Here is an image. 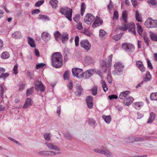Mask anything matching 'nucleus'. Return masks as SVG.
<instances>
[{"instance_id":"obj_1","label":"nucleus","mask_w":157,"mask_h":157,"mask_svg":"<svg viewBox=\"0 0 157 157\" xmlns=\"http://www.w3.org/2000/svg\"><path fill=\"white\" fill-rule=\"evenodd\" d=\"M52 67L56 68H61L63 64V58L62 55L59 52L53 54L52 56Z\"/></svg>"},{"instance_id":"obj_2","label":"nucleus","mask_w":157,"mask_h":157,"mask_svg":"<svg viewBox=\"0 0 157 157\" xmlns=\"http://www.w3.org/2000/svg\"><path fill=\"white\" fill-rule=\"evenodd\" d=\"M122 25L123 26L118 25L116 28V30H120L121 31H124L128 29L129 32H131L134 35H136L135 25L134 22H130L128 24H122Z\"/></svg>"},{"instance_id":"obj_3","label":"nucleus","mask_w":157,"mask_h":157,"mask_svg":"<svg viewBox=\"0 0 157 157\" xmlns=\"http://www.w3.org/2000/svg\"><path fill=\"white\" fill-rule=\"evenodd\" d=\"M59 12L62 14L65 15L66 17L70 21L72 19V10L67 7H61L59 10Z\"/></svg>"},{"instance_id":"obj_4","label":"nucleus","mask_w":157,"mask_h":157,"mask_svg":"<svg viewBox=\"0 0 157 157\" xmlns=\"http://www.w3.org/2000/svg\"><path fill=\"white\" fill-rule=\"evenodd\" d=\"M144 25L147 28L157 27V20H154L151 18H148L145 21Z\"/></svg>"},{"instance_id":"obj_5","label":"nucleus","mask_w":157,"mask_h":157,"mask_svg":"<svg viewBox=\"0 0 157 157\" xmlns=\"http://www.w3.org/2000/svg\"><path fill=\"white\" fill-rule=\"evenodd\" d=\"M114 67L115 70L113 71V74L114 75H120V72L123 70L124 66L120 63H116L114 64Z\"/></svg>"},{"instance_id":"obj_6","label":"nucleus","mask_w":157,"mask_h":157,"mask_svg":"<svg viewBox=\"0 0 157 157\" xmlns=\"http://www.w3.org/2000/svg\"><path fill=\"white\" fill-rule=\"evenodd\" d=\"M83 70L82 69L75 67L72 69V72L74 77L78 78H81L82 77Z\"/></svg>"},{"instance_id":"obj_7","label":"nucleus","mask_w":157,"mask_h":157,"mask_svg":"<svg viewBox=\"0 0 157 157\" xmlns=\"http://www.w3.org/2000/svg\"><path fill=\"white\" fill-rule=\"evenodd\" d=\"M122 46L126 52H132L135 50L134 45L130 43H124L122 44Z\"/></svg>"},{"instance_id":"obj_8","label":"nucleus","mask_w":157,"mask_h":157,"mask_svg":"<svg viewBox=\"0 0 157 157\" xmlns=\"http://www.w3.org/2000/svg\"><path fill=\"white\" fill-rule=\"evenodd\" d=\"M80 45L86 52L88 51L90 49L91 45L87 40H83L80 42Z\"/></svg>"},{"instance_id":"obj_9","label":"nucleus","mask_w":157,"mask_h":157,"mask_svg":"<svg viewBox=\"0 0 157 157\" xmlns=\"http://www.w3.org/2000/svg\"><path fill=\"white\" fill-rule=\"evenodd\" d=\"M95 19V17L91 13H88L85 16L84 21V22L88 25L91 24Z\"/></svg>"},{"instance_id":"obj_10","label":"nucleus","mask_w":157,"mask_h":157,"mask_svg":"<svg viewBox=\"0 0 157 157\" xmlns=\"http://www.w3.org/2000/svg\"><path fill=\"white\" fill-rule=\"evenodd\" d=\"M95 71L94 69H91L87 70L82 73V77L85 78H88L92 76L94 72Z\"/></svg>"},{"instance_id":"obj_11","label":"nucleus","mask_w":157,"mask_h":157,"mask_svg":"<svg viewBox=\"0 0 157 157\" xmlns=\"http://www.w3.org/2000/svg\"><path fill=\"white\" fill-rule=\"evenodd\" d=\"M35 88L36 90H40L41 92L45 90V87L41 81H37L35 82Z\"/></svg>"},{"instance_id":"obj_12","label":"nucleus","mask_w":157,"mask_h":157,"mask_svg":"<svg viewBox=\"0 0 157 157\" xmlns=\"http://www.w3.org/2000/svg\"><path fill=\"white\" fill-rule=\"evenodd\" d=\"M103 23V21L99 17H97L94 22L92 27L95 28L101 25Z\"/></svg>"},{"instance_id":"obj_13","label":"nucleus","mask_w":157,"mask_h":157,"mask_svg":"<svg viewBox=\"0 0 157 157\" xmlns=\"http://www.w3.org/2000/svg\"><path fill=\"white\" fill-rule=\"evenodd\" d=\"M45 144L50 150H54L56 151H59L60 150V148L59 147L53 145L52 143L46 142Z\"/></svg>"},{"instance_id":"obj_14","label":"nucleus","mask_w":157,"mask_h":157,"mask_svg":"<svg viewBox=\"0 0 157 157\" xmlns=\"http://www.w3.org/2000/svg\"><path fill=\"white\" fill-rule=\"evenodd\" d=\"M134 100V98L131 96H128L124 100V104L127 106L130 105Z\"/></svg>"},{"instance_id":"obj_15","label":"nucleus","mask_w":157,"mask_h":157,"mask_svg":"<svg viewBox=\"0 0 157 157\" xmlns=\"http://www.w3.org/2000/svg\"><path fill=\"white\" fill-rule=\"evenodd\" d=\"M136 65L142 72L145 71V68L144 66L143 63L140 60L137 61L136 62Z\"/></svg>"},{"instance_id":"obj_16","label":"nucleus","mask_w":157,"mask_h":157,"mask_svg":"<svg viewBox=\"0 0 157 157\" xmlns=\"http://www.w3.org/2000/svg\"><path fill=\"white\" fill-rule=\"evenodd\" d=\"M100 65L101 68L104 72L106 73L107 71V67L106 62L104 60L100 61Z\"/></svg>"},{"instance_id":"obj_17","label":"nucleus","mask_w":157,"mask_h":157,"mask_svg":"<svg viewBox=\"0 0 157 157\" xmlns=\"http://www.w3.org/2000/svg\"><path fill=\"white\" fill-rule=\"evenodd\" d=\"M130 93V91L128 90H126L121 92L119 96V98L123 100L125 99L126 97H127L128 96V95Z\"/></svg>"},{"instance_id":"obj_18","label":"nucleus","mask_w":157,"mask_h":157,"mask_svg":"<svg viewBox=\"0 0 157 157\" xmlns=\"http://www.w3.org/2000/svg\"><path fill=\"white\" fill-rule=\"evenodd\" d=\"M12 37L16 39H19L22 37V34L19 31H16L12 34Z\"/></svg>"},{"instance_id":"obj_19","label":"nucleus","mask_w":157,"mask_h":157,"mask_svg":"<svg viewBox=\"0 0 157 157\" xmlns=\"http://www.w3.org/2000/svg\"><path fill=\"white\" fill-rule=\"evenodd\" d=\"M132 105L136 109L138 110L143 106V103L141 102H135L133 103Z\"/></svg>"},{"instance_id":"obj_20","label":"nucleus","mask_w":157,"mask_h":157,"mask_svg":"<svg viewBox=\"0 0 157 157\" xmlns=\"http://www.w3.org/2000/svg\"><path fill=\"white\" fill-rule=\"evenodd\" d=\"M76 91L75 92V94L76 96H80L81 95V92L82 91V89L81 86H76Z\"/></svg>"},{"instance_id":"obj_21","label":"nucleus","mask_w":157,"mask_h":157,"mask_svg":"<svg viewBox=\"0 0 157 157\" xmlns=\"http://www.w3.org/2000/svg\"><path fill=\"white\" fill-rule=\"evenodd\" d=\"M33 101L30 98H28L26 99V101L25 102V103L22 107V108H26L29 106L32 105Z\"/></svg>"},{"instance_id":"obj_22","label":"nucleus","mask_w":157,"mask_h":157,"mask_svg":"<svg viewBox=\"0 0 157 157\" xmlns=\"http://www.w3.org/2000/svg\"><path fill=\"white\" fill-rule=\"evenodd\" d=\"M28 42L29 45L32 47L35 48L36 45L33 39L30 37H28Z\"/></svg>"},{"instance_id":"obj_23","label":"nucleus","mask_w":157,"mask_h":157,"mask_svg":"<svg viewBox=\"0 0 157 157\" xmlns=\"http://www.w3.org/2000/svg\"><path fill=\"white\" fill-rule=\"evenodd\" d=\"M155 117V114L153 112H151L150 113V117L148 121L147 122V123H150L153 122L154 120Z\"/></svg>"},{"instance_id":"obj_24","label":"nucleus","mask_w":157,"mask_h":157,"mask_svg":"<svg viewBox=\"0 0 157 157\" xmlns=\"http://www.w3.org/2000/svg\"><path fill=\"white\" fill-rule=\"evenodd\" d=\"M6 90V88L3 83L2 84H0V90L1 98L3 97L4 93Z\"/></svg>"},{"instance_id":"obj_25","label":"nucleus","mask_w":157,"mask_h":157,"mask_svg":"<svg viewBox=\"0 0 157 157\" xmlns=\"http://www.w3.org/2000/svg\"><path fill=\"white\" fill-rule=\"evenodd\" d=\"M102 154H103L107 157H113V155L111 152L107 150H103Z\"/></svg>"},{"instance_id":"obj_26","label":"nucleus","mask_w":157,"mask_h":157,"mask_svg":"<svg viewBox=\"0 0 157 157\" xmlns=\"http://www.w3.org/2000/svg\"><path fill=\"white\" fill-rule=\"evenodd\" d=\"M122 17L125 23H127L128 19V15L127 12L125 11L123 12L122 13ZM124 24V23H123Z\"/></svg>"},{"instance_id":"obj_27","label":"nucleus","mask_w":157,"mask_h":157,"mask_svg":"<svg viewBox=\"0 0 157 157\" xmlns=\"http://www.w3.org/2000/svg\"><path fill=\"white\" fill-rule=\"evenodd\" d=\"M150 37L154 41H157V35L152 32H150Z\"/></svg>"},{"instance_id":"obj_28","label":"nucleus","mask_w":157,"mask_h":157,"mask_svg":"<svg viewBox=\"0 0 157 157\" xmlns=\"http://www.w3.org/2000/svg\"><path fill=\"white\" fill-rule=\"evenodd\" d=\"M102 117L105 121L107 124H109L111 120V117L110 115L106 116L105 115H103Z\"/></svg>"},{"instance_id":"obj_29","label":"nucleus","mask_w":157,"mask_h":157,"mask_svg":"<svg viewBox=\"0 0 157 157\" xmlns=\"http://www.w3.org/2000/svg\"><path fill=\"white\" fill-rule=\"evenodd\" d=\"M135 18L136 20L138 22H142V17L139 13L138 10H136L135 13Z\"/></svg>"},{"instance_id":"obj_30","label":"nucleus","mask_w":157,"mask_h":157,"mask_svg":"<svg viewBox=\"0 0 157 157\" xmlns=\"http://www.w3.org/2000/svg\"><path fill=\"white\" fill-rule=\"evenodd\" d=\"M86 5L85 3L82 2L81 6V14L83 16L85 12L86 8Z\"/></svg>"},{"instance_id":"obj_31","label":"nucleus","mask_w":157,"mask_h":157,"mask_svg":"<svg viewBox=\"0 0 157 157\" xmlns=\"http://www.w3.org/2000/svg\"><path fill=\"white\" fill-rule=\"evenodd\" d=\"M41 37L44 40L46 39H50L51 36L50 34L47 32H43L41 34Z\"/></svg>"},{"instance_id":"obj_32","label":"nucleus","mask_w":157,"mask_h":157,"mask_svg":"<svg viewBox=\"0 0 157 157\" xmlns=\"http://www.w3.org/2000/svg\"><path fill=\"white\" fill-rule=\"evenodd\" d=\"M49 3L54 8H56L57 6L58 1L57 0H51L49 1Z\"/></svg>"},{"instance_id":"obj_33","label":"nucleus","mask_w":157,"mask_h":157,"mask_svg":"<svg viewBox=\"0 0 157 157\" xmlns=\"http://www.w3.org/2000/svg\"><path fill=\"white\" fill-rule=\"evenodd\" d=\"M39 19H43L44 21H49V18L48 16L46 15L40 14L38 17Z\"/></svg>"},{"instance_id":"obj_34","label":"nucleus","mask_w":157,"mask_h":157,"mask_svg":"<svg viewBox=\"0 0 157 157\" xmlns=\"http://www.w3.org/2000/svg\"><path fill=\"white\" fill-rule=\"evenodd\" d=\"M9 57V54L6 52H3L1 55V58L3 59H8Z\"/></svg>"},{"instance_id":"obj_35","label":"nucleus","mask_w":157,"mask_h":157,"mask_svg":"<svg viewBox=\"0 0 157 157\" xmlns=\"http://www.w3.org/2000/svg\"><path fill=\"white\" fill-rule=\"evenodd\" d=\"M151 79V76L149 71L147 72L146 77L144 78V81L147 82L149 81Z\"/></svg>"},{"instance_id":"obj_36","label":"nucleus","mask_w":157,"mask_h":157,"mask_svg":"<svg viewBox=\"0 0 157 157\" xmlns=\"http://www.w3.org/2000/svg\"><path fill=\"white\" fill-rule=\"evenodd\" d=\"M70 72L68 71H65L63 74V77L65 80H68L69 78Z\"/></svg>"},{"instance_id":"obj_37","label":"nucleus","mask_w":157,"mask_h":157,"mask_svg":"<svg viewBox=\"0 0 157 157\" xmlns=\"http://www.w3.org/2000/svg\"><path fill=\"white\" fill-rule=\"evenodd\" d=\"M123 34V33H121L120 34L115 35L113 36V39L116 41L118 40L121 39Z\"/></svg>"},{"instance_id":"obj_38","label":"nucleus","mask_w":157,"mask_h":157,"mask_svg":"<svg viewBox=\"0 0 157 157\" xmlns=\"http://www.w3.org/2000/svg\"><path fill=\"white\" fill-rule=\"evenodd\" d=\"M101 84L104 91L105 92H106V91L108 90V88L104 80L102 81Z\"/></svg>"},{"instance_id":"obj_39","label":"nucleus","mask_w":157,"mask_h":157,"mask_svg":"<svg viewBox=\"0 0 157 157\" xmlns=\"http://www.w3.org/2000/svg\"><path fill=\"white\" fill-rule=\"evenodd\" d=\"M150 99L151 100H157V92L151 93L150 95Z\"/></svg>"},{"instance_id":"obj_40","label":"nucleus","mask_w":157,"mask_h":157,"mask_svg":"<svg viewBox=\"0 0 157 157\" xmlns=\"http://www.w3.org/2000/svg\"><path fill=\"white\" fill-rule=\"evenodd\" d=\"M106 34V32L103 29H100L99 30V37L101 38L105 37V34Z\"/></svg>"},{"instance_id":"obj_41","label":"nucleus","mask_w":157,"mask_h":157,"mask_svg":"<svg viewBox=\"0 0 157 157\" xmlns=\"http://www.w3.org/2000/svg\"><path fill=\"white\" fill-rule=\"evenodd\" d=\"M62 40L63 43H64V41L67 40L68 39V34H64L61 36Z\"/></svg>"},{"instance_id":"obj_42","label":"nucleus","mask_w":157,"mask_h":157,"mask_svg":"<svg viewBox=\"0 0 157 157\" xmlns=\"http://www.w3.org/2000/svg\"><path fill=\"white\" fill-rule=\"evenodd\" d=\"M50 133H47L44 134V136L45 140L47 141H49L51 139Z\"/></svg>"},{"instance_id":"obj_43","label":"nucleus","mask_w":157,"mask_h":157,"mask_svg":"<svg viewBox=\"0 0 157 157\" xmlns=\"http://www.w3.org/2000/svg\"><path fill=\"white\" fill-rule=\"evenodd\" d=\"M49 153L48 151H43L39 152L38 154L43 156H49Z\"/></svg>"},{"instance_id":"obj_44","label":"nucleus","mask_w":157,"mask_h":157,"mask_svg":"<svg viewBox=\"0 0 157 157\" xmlns=\"http://www.w3.org/2000/svg\"><path fill=\"white\" fill-rule=\"evenodd\" d=\"M143 39L145 43L146 44L147 46H148L150 41L149 37L146 35H144Z\"/></svg>"},{"instance_id":"obj_45","label":"nucleus","mask_w":157,"mask_h":157,"mask_svg":"<svg viewBox=\"0 0 157 157\" xmlns=\"http://www.w3.org/2000/svg\"><path fill=\"white\" fill-rule=\"evenodd\" d=\"M107 79L109 83L111 84L112 82V77L111 75L110 71H109L107 76Z\"/></svg>"},{"instance_id":"obj_46","label":"nucleus","mask_w":157,"mask_h":157,"mask_svg":"<svg viewBox=\"0 0 157 157\" xmlns=\"http://www.w3.org/2000/svg\"><path fill=\"white\" fill-rule=\"evenodd\" d=\"M136 25L138 29V33L139 34H140V33L143 32V30L142 28L141 25H140L139 23H137Z\"/></svg>"},{"instance_id":"obj_47","label":"nucleus","mask_w":157,"mask_h":157,"mask_svg":"<svg viewBox=\"0 0 157 157\" xmlns=\"http://www.w3.org/2000/svg\"><path fill=\"white\" fill-rule=\"evenodd\" d=\"M58 151L55 152L54 151H48L49 152V156H53L56 155H58L60 153V152L59 151Z\"/></svg>"},{"instance_id":"obj_48","label":"nucleus","mask_w":157,"mask_h":157,"mask_svg":"<svg viewBox=\"0 0 157 157\" xmlns=\"http://www.w3.org/2000/svg\"><path fill=\"white\" fill-rule=\"evenodd\" d=\"M33 87H32L28 89L26 91V96H29L33 92Z\"/></svg>"},{"instance_id":"obj_49","label":"nucleus","mask_w":157,"mask_h":157,"mask_svg":"<svg viewBox=\"0 0 157 157\" xmlns=\"http://www.w3.org/2000/svg\"><path fill=\"white\" fill-rule=\"evenodd\" d=\"M61 36V34L58 31H56L54 33V36L56 40H57L58 38Z\"/></svg>"},{"instance_id":"obj_50","label":"nucleus","mask_w":157,"mask_h":157,"mask_svg":"<svg viewBox=\"0 0 157 157\" xmlns=\"http://www.w3.org/2000/svg\"><path fill=\"white\" fill-rule=\"evenodd\" d=\"M9 75V74L7 73H2L1 75H0V78H3L4 79H5L6 77H7Z\"/></svg>"},{"instance_id":"obj_51","label":"nucleus","mask_w":157,"mask_h":157,"mask_svg":"<svg viewBox=\"0 0 157 157\" xmlns=\"http://www.w3.org/2000/svg\"><path fill=\"white\" fill-rule=\"evenodd\" d=\"M147 2L150 6V4L153 6H154L156 4V2L155 0H149L147 1Z\"/></svg>"},{"instance_id":"obj_52","label":"nucleus","mask_w":157,"mask_h":157,"mask_svg":"<svg viewBox=\"0 0 157 157\" xmlns=\"http://www.w3.org/2000/svg\"><path fill=\"white\" fill-rule=\"evenodd\" d=\"M64 137L69 140H71L72 138V136L69 133H67L64 134Z\"/></svg>"},{"instance_id":"obj_53","label":"nucleus","mask_w":157,"mask_h":157,"mask_svg":"<svg viewBox=\"0 0 157 157\" xmlns=\"http://www.w3.org/2000/svg\"><path fill=\"white\" fill-rule=\"evenodd\" d=\"M44 2V0L39 1L35 4V6L36 7H39Z\"/></svg>"},{"instance_id":"obj_54","label":"nucleus","mask_w":157,"mask_h":157,"mask_svg":"<svg viewBox=\"0 0 157 157\" xmlns=\"http://www.w3.org/2000/svg\"><path fill=\"white\" fill-rule=\"evenodd\" d=\"M75 46L77 47L79 45V37L78 36H76L75 38Z\"/></svg>"},{"instance_id":"obj_55","label":"nucleus","mask_w":157,"mask_h":157,"mask_svg":"<svg viewBox=\"0 0 157 157\" xmlns=\"http://www.w3.org/2000/svg\"><path fill=\"white\" fill-rule=\"evenodd\" d=\"M86 103L92 102H93V99L91 96H89L86 98Z\"/></svg>"},{"instance_id":"obj_56","label":"nucleus","mask_w":157,"mask_h":157,"mask_svg":"<svg viewBox=\"0 0 157 157\" xmlns=\"http://www.w3.org/2000/svg\"><path fill=\"white\" fill-rule=\"evenodd\" d=\"M113 57V55L112 54L110 55L108 57V66L109 67H110L111 66V62H112V59Z\"/></svg>"},{"instance_id":"obj_57","label":"nucleus","mask_w":157,"mask_h":157,"mask_svg":"<svg viewBox=\"0 0 157 157\" xmlns=\"http://www.w3.org/2000/svg\"><path fill=\"white\" fill-rule=\"evenodd\" d=\"M80 18V15L79 14H76L75 16L73 18V19L74 21L78 22L79 21Z\"/></svg>"},{"instance_id":"obj_58","label":"nucleus","mask_w":157,"mask_h":157,"mask_svg":"<svg viewBox=\"0 0 157 157\" xmlns=\"http://www.w3.org/2000/svg\"><path fill=\"white\" fill-rule=\"evenodd\" d=\"M45 65V64L41 63H38V64L36 65V68L38 69L40 68L43 67Z\"/></svg>"},{"instance_id":"obj_59","label":"nucleus","mask_w":157,"mask_h":157,"mask_svg":"<svg viewBox=\"0 0 157 157\" xmlns=\"http://www.w3.org/2000/svg\"><path fill=\"white\" fill-rule=\"evenodd\" d=\"M18 66L17 64H16L14 67L13 70L14 71V74L15 75H17L18 73L17 70Z\"/></svg>"},{"instance_id":"obj_60","label":"nucleus","mask_w":157,"mask_h":157,"mask_svg":"<svg viewBox=\"0 0 157 157\" xmlns=\"http://www.w3.org/2000/svg\"><path fill=\"white\" fill-rule=\"evenodd\" d=\"M146 137H144V138L140 137H136L134 138V141H142L144 139H146Z\"/></svg>"},{"instance_id":"obj_61","label":"nucleus","mask_w":157,"mask_h":157,"mask_svg":"<svg viewBox=\"0 0 157 157\" xmlns=\"http://www.w3.org/2000/svg\"><path fill=\"white\" fill-rule=\"evenodd\" d=\"M147 66L151 70L153 69V67L152 65V64L150 62V61L149 60V59H147Z\"/></svg>"},{"instance_id":"obj_62","label":"nucleus","mask_w":157,"mask_h":157,"mask_svg":"<svg viewBox=\"0 0 157 157\" xmlns=\"http://www.w3.org/2000/svg\"><path fill=\"white\" fill-rule=\"evenodd\" d=\"M97 89L96 87H94L91 89V92L94 95H96L97 94Z\"/></svg>"},{"instance_id":"obj_63","label":"nucleus","mask_w":157,"mask_h":157,"mask_svg":"<svg viewBox=\"0 0 157 157\" xmlns=\"http://www.w3.org/2000/svg\"><path fill=\"white\" fill-rule=\"evenodd\" d=\"M119 17L118 13L117 11H115L114 13L113 19H118Z\"/></svg>"},{"instance_id":"obj_64","label":"nucleus","mask_w":157,"mask_h":157,"mask_svg":"<svg viewBox=\"0 0 157 157\" xmlns=\"http://www.w3.org/2000/svg\"><path fill=\"white\" fill-rule=\"evenodd\" d=\"M40 10L39 9H35L34 10H33L31 14L32 15H34L35 14H38L40 13Z\"/></svg>"}]
</instances>
